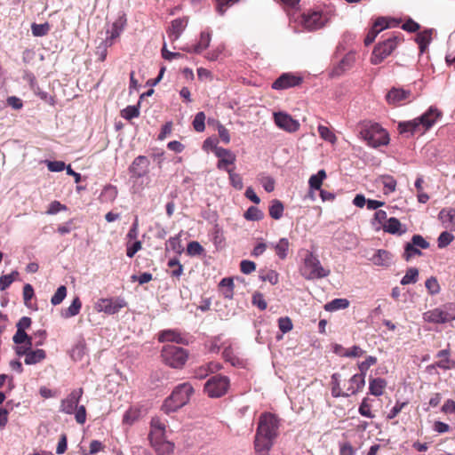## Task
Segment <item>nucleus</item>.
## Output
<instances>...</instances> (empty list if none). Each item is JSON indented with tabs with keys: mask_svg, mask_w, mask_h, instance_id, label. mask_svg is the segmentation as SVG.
<instances>
[{
	"mask_svg": "<svg viewBox=\"0 0 455 455\" xmlns=\"http://www.w3.org/2000/svg\"><path fill=\"white\" fill-rule=\"evenodd\" d=\"M279 419L271 412H264L259 418L254 440V449L259 455H267L278 436Z\"/></svg>",
	"mask_w": 455,
	"mask_h": 455,
	"instance_id": "f257e3e1",
	"label": "nucleus"
},
{
	"mask_svg": "<svg viewBox=\"0 0 455 455\" xmlns=\"http://www.w3.org/2000/svg\"><path fill=\"white\" fill-rule=\"evenodd\" d=\"M442 116V112L436 108L430 107L421 116L398 124L400 133L423 134L429 130Z\"/></svg>",
	"mask_w": 455,
	"mask_h": 455,
	"instance_id": "f03ea898",
	"label": "nucleus"
},
{
	"mask_svg": "<svg viewBox=\"0 0 455 455\" xmlns=\"http://www.w3.org/2000/svg\"><path fill=\"white\" fill-rule=\"evenodd\" d=\"M359 129L361 139L371 148L386 146L389 143L387 132L378 123L363 121L359 124Z\"/></svg>",
	"mask_w": 455,
	"mask_h": 455,
	"instance_id": "7ed1b4c3",
	"label": "nucleus"
},
{
	"mask_svg": "<svg viewBox=\"0 0 455 455\" xmlns=\"http://www.w3.org/2000/svg\"><path fill=\"white\" fill-rule=\"evenodd\" d=\"M219 135L220 139L218 137L207 138L204 141L203 149L206 152L212 151L214 153V155L219 158L218 168L228 172V151L219 146L220 140L228 143V132L222 125H220L219 127Z\"/></svg>",
	"mask_w": 455,
	"mask_h": 455,
	"instance_id": "20e7f679",
	"label": "nucleus"
},
{
	"mask_svg": "<svg viewBox=\"0 0 455 455\" xmlns=\"http://www.w3.org/2000/svg\"><path fill=\"white\" fill-rule=\"evenodd\" d=\"M193 392L194 388L190 383L186 382L180 384L174 388L172 395L164 401L162 409L166 413L177 411L188 403Z\"/></svg>",
	"mask_w": 455,
	"mask_h": 455,
	"instance_id": "39448f33",
	"label": "nucleus"
},
{
	"mask_svg": "<svg viewBox=\"0 0 455 455\" xmlns=\"http://www.w3.org/2000/svg\"><path fill=\"white\" fill-rule=\"evenodd\" d=\"M403 41L401 33L393 34L386 40L377 44L371 56V63L373 65L380 64L396 49L398 44Z\"/></svg>",
	"mask_w": 455,
	"mask_h": 455,
	"instance_id": "423d86ee",
	"label": "nucleus"
},
{
	"mask_svg": "<svg viewBox=\"0 0 455 455\" xmlns=\"http://www.w3.org/2000/svg\"><path fill=\"white\" fill-rule=\"evenodd\" d=\"M299 271L307 280L321 279L330 275V270L321 265L317 256L309 251L307 252Z\"/></svg>",
	"mask_w": 455,
	"mask_h": 455,
	"instance_id": "0eeeda50",
	"label": "nucleus"
},
{
	"mask_svg": "<svg viewBox=\"0 0 455 455\" xmlns=\"http://www.w3.org/2000/svg\"><path fill=\"white\" fill-rule=\"evenodd\" d=\"M162 357L171 367L181 368L188 359V352L182 347L169 344L163 347Z\"/></svg>",
	"mask_w": 455,
	"mask_h": 455,
	"instance_id": "6e6552de",
	"label": "nucleus"
},
{
	"mask_svg": "<svg viewBox=\"0 0 455 455\" xmlns=\"http://www.w3.org/2000/svg\"><path fill=\"white\" fill-rule=\"evenodd\" d=\"M204 390L210 397H220L228 390V379L225 376L214 375L204 385Z\"/></svg>",
	"mask_w": 455,
	"mask_h": 455,
	"instance_id": "1a4fd4ad",
	"label": "nucleus"
},
{
	"mask_svg": "<svg viewBox=\"0 0 455 455\" xmlns=\"http://www.w3.org/2000/svg\"><path fill=\"white\" fill-rule=\"evenodd\" d=\"M126 306L124 299L120 298L116 299H100L94 306L97 312H103L108 315H114L118 313L123 307Z\"/></svg>",
	"mask_w": 455,
	"mask_h": 455,
	"instance_id": "9d476101",
	"label": "nucleus"
},
{
	"mask_svg": "<svg viewBox=\"0 0 455 455\" xmlns=\"http://www.w3.org/2000/svg\"><path fill=\"white\" fill-rule=\"evenodd\" d=\"M386 100L389 105L399 106L412 100V93L410 90L393 87L386 95Z\"/></svg>",
	"mask_w": 455,
	"mask_h": 455,
	"instance_id": "9b49d317",
	"label": "nucleus"
},
{
	"mask_svg": "<svg viewBox=\"0 0 455 455\" xmlns=\"http://www.w3.org/2000/svg\"><path fill=\"white\" fill-rule=\"evenodd\" d=\"M303 77L292 73L282 74L273 84L272 89L274 90H286L299 86L302 84Z\"/></svg>",
	"mask_w": 455,
	"mask_h": 455,
	"instance_id": "f8f14e48",
	"label": "nucleus"
},
{
	"mask_svg": "<svg viewBox=\"0 0 455 455\" xmlns=\"http://www.w3.org/2000/svg\"><path fill=\"white\" fill-rule=\"evenodd\" d=\"M275 124L280 128L288 132H294L299 130V123L293 119L291 116L278 112L274 114Z\"/></svg>",
	"mask_w": 455,
	"mask_h": 455,
	"instance_id": "ddd939ff",
	"label": "nucleus"
},
{
	"mask_svg": "<svg viewBox=\"0 0 455 455\" xmlns=\"http://www.w3.org/2000/svg\"><path fill=\"white\" fill-rule=\"evenodd\" d=\"M83 395V389H74L67 398L63 399L60 403V411L67 414H73L78 407V403Z\"/></svg>",
	"mask_w": 455,
	"mask_h": 455,
	"instance_id": "4468645a",
	"label": "nucleus"
},
{
	"mask_svg": "<svg viewBox=\"0 0 455 455\" xmlns=\"http://www.w3.org/2000/svg\"><path fill=\"white\" fill-rule=\"evenodd\" d=\"M301 18L302 26L308 31L317 30L324 26V20L321 12H313L303 14Z\"/></svg>",
	"mask_w": 455,
	"mask_h": 455,
	"instance_id": "2eb2a0df",
	"label": "nucleus"
},
{
	"mask_svg": "<svg viewBox=\"0 0 455 455\" xmlns=\"http://www.w3.org/2000/svg\"><path fill=\"white\" fill-rule=\"evenodd\" d=\"M423 318L428 323H445L453 320L455 316H451L448 312L441 308H435L425 312L423 314Z\"/></svg>",
	"mask_w": 455,
	"mask_h": 455,
	"instance_id": "dca6fc26",
	"label": "nucleus"
},
{
	"mask_svg": "<svg viewBox=\"0 0 455 455\" xmlns=\"http://www.w3.org/2000/svg\"><path fill=\"white\" fill-rule=\"evenodd\" d=\"M149 160L144 156L136 157L131 166L129 172L132 177L141 178L148 172Z\"/></svg>",
	"mask_w": 455,
	"mask_h": 455,
	"instance_id": "f3484780",
	"label": "nucleus"
},
{
	"mask_svg": "<svg viewBox=\"0 0 455 455\" xmlns=\"http://www.w3.org/2000/svg\"><path fill=\"white\" fill-rule=\"evenodd\" d=\"M389 21L384 18V17H379L378 18L372 27L370 28V30L368 31L365 38H364V44L366 46L370 45L371 44H372L375 40V38L377 37V36L382 31L384 30L385 28H389Z\"/></svg>",
	"mask_w": 455,
	"mask_h": 455,
	"instance_id": "a211bd4d",
	"label": "nucleus"
},
{
	"mask_svg": "<svg viewBox=\"0 0 455 455\" xmlns=\"http://www.w3.org/2000/svg\"><path fill=\"white\" fill-rule=\"evenodd\" d=\"M150 443L157 455H172L174 451V443L166 440L165 436L150 439Z\"/></svg>",
	"mask_w": 455,
	"mask_h": 455,
	"instance_id": "6ab92c4d",
	"label": "nucleus"
},
{
	"mask_svg": "<svg viewBox=\"0 0 455 455\" xmlns=\"http://www.w3.org/2000/svg\"><path fill=\"white\" fill-rule=\"evenodd\" d=\"M365 385V379L357 374L353 375L348 380V386L346 388V392H344V397H347L351 395H355L356 393L363 390Z\"/></svg>",
	"mask_w": 455,
	"mask_h": 455,
	"instance_id": "aec40b11",
	"label": "nucleus"
},
{
	"mask_svg": "<svg viewBox=\"0 0 455 455\" xmlns=\"http://www.w3.org/2000/svg\"><path fill=\"white\" fill-rule=\"evenodd\" d=\"M211 42V34L209 32H202L200 35L199 42L192 47H184L182 50L188 52L200 53L205 50Z\"/></svg>",
	"mask_w": 455,
	"mask_h": 455,
	"instance_id": "412c9836",
	"label": "nucleus"
},
{
	"mask_svg": "<svg viewBox=\"0 0 455 455\" xmlns=\"http://www.w3.org/2000/svg\"><path fill=\"white\" fill-rule=\"evenodd\" d=\"M370 259L376 266L388 267L392 262V254L385 250H378Z\"/></svg>",
	"mask_w": 455,
	"mask_h": 455,
	"instance_id": "4be33fe9",
	"label": "nucleus"
},
{
	"mask_svg": "<svg viewBox=\"0 0 455 455\" xmlns=\"http://www.w3.org/2000/svg\"><path fill=\"white\" fill-rule=\"evenodd\" d=\"M387 381L382 378H371L369 379L370 394L375 396H380L384 394L387 387Z\"/></svg>",
	"mask_w": 455,
	"mask_h": 455,
	"instance_id": "5701e85b",
	"label": "nucleus"
},
{
	"mask_svg": "<svg viewBox=\"0 0 455 455\" xmlns=\"http://www.w3.org/2000/svg\"><path fill=\"white\" fill-rule=\"evenodd\" d=\"M451 351L449 348L443 349L436 354V357L439 358L435 363V366L443 370H450L454 367L455 363L450 359Z\"/></svg>",
	"mask_w": 455,
	"mask_h": 455,
	"instance_id": "b1692460",
	"label": "nucleus"
},
{
	"mask_svg": "<svg viewBox=\"0 0 455 455\" xmlns=\"http://www.w3.org/2000/svg\"><path fill=\"white\" fill-rule=\"evenodd\" d=\"M439 220L446 224V228L455 231V209L446 208L440 211L438 214Z\"/></svg>",
	"mask_w": 455,
	"mask_h": 455,
	"instance_id": "393cba45",
	"label": "nucleus"
},
{
	"mask_svg": "<svg viewBox=\"0 0 455 455\" xmlns=\"http://www.w3.org/2000/svg\"><path fill=\"white\" fill-rule=\"evenodd\" d=\"M186 27V23L181 19H176L172 21V25L168 31L169 38L172 42L178 40L182 34L184 28Z\"/></svg>",
	"mask_w": 455,
	"mask_h": 455,
	"instance_id": "a878e982",
	"label": "nucleus"
},
{
	"mask_svg": "<svg viewBox=\"0 0 455 455\" xmlns=\"http://www.w3.org/2000/svg\"><path fill=\"white\" fill-rule=\"evenodd\" d=\"M353 62H354L353 56L347 55L339 61V63L337 66H335L332 68L331 76H341L345 71H347V69H349L352 67Z\"/></svg>",
	"mask_w": 455,
	"mask_h": 455,
	"instance_id": "bb28decb",
	"label": "nucleus"
},
{
	"mask_svg": "<svg viewBox=\"0 0 455 455\" xmlns=\"http://www.w3.org/2000/svg\"><path fill=\"white\" fill-rule=\"evenodd\" d=\"M165 425L158 418H153L151 420V430L149 440L164 436Z\"/></svg>",
	"mask_w": 455,
	"mask_h": 455,
	"instance_id": "cd10ccee",
	"label": "nucleus"
},
{
	"mask_svg": "<svg viewBox=\"0 0 455 455\" xmlns=\"http://www.w3.org/2000/svg\"><path fill=\"white\" fill-rule=\"evenodd\" d=\"M284 206L283 204L278 200V199H273L270 202L269 207H268V213L269 216L278 220H280L283 215Z\"/></svg>",
	"mask_w": 455,
	"mask_h": 455,
	"instance_id": "c85d7f7f",
	"label": "nucleus"
},
{
	"mask_svg": "<svg viewBox=\"0 0 455 455\" xmlns=\"http://www.w3.org/2000/svg\"><path fill=\"white\" fill-rule=\"evenodd\" d=\"M432 29L424 30L417 35L416 42L420 52H424L432 40Z\"/></svg>",
	"mask_w": 455,
	"mask_h": 455,
	"instance_id": "c756f323",
	"label": "nucleus"
},
{
	"mask_svg": "<svg viewBox=\"0 0 455 455\" xmlns=\"http://www.w3.org/2000/svg\"><path fill=\"white\" fill-rule=\"evenodd\" d=\"M45 358V351L43 349L30 350L26 354L25 363L36 364Z\"/></svg>",
	"mask_w": 455,
	"mask_h": 455,
	"instance_id": "7c9ffc66",
	"label": "nucleus"
},
{
	"mask_svg": "<svg viewBox=\"0 0 455 455\" xmlns=\"http://www.w3.org/2000/svg\"><path fill=\"white\" fill-rule=\"evenodd\" d=\"M326 177L327 175L324 170H320L316 174L312 175L308 180L310 189L320 190L323 185V181L326 179Z\"/></svg>",
	"mask_w": 455,
	"mask_h": 455,
	"instance_id": "2f4dec72",
	"label": "nucleus"
},
{
	"mask_svg": "<svg viewBox=\"0 0 455 455\" xmlns=\"http://www.w3.org/2000/svg\"><path fill=\"white\" fill-rule=\"evenodd\" d=\"M272 246L275 251V254L279 257V259H286V257L288 255L289 246H290V243H289V241L287 238H281L277 242V243H275V245L272 244Z\"/></svg>",
	"mask_w": 455,
	"mask_h": 455,
	"instance_id": "473e14b6",
	"label": "nucleus"
},
{
	"mask_svg": "<svg viewBox=\"0 0 455 455\" xmlns=\"http://www.w3.org/2000/svg\"><path fill=\"white\" fill-rule=\"evenodd\" d=\"M81 307H82L81 300L78 297H76L72 300V303L70 304V306L62 312V316L64 318H70V317L76 316V315L79 314Z\"/></svg>",
	"mask_w": 455,
	"mask_h": 455,
	"instance_id": "72a5a7b5",
	"label": "nucleus"
},
{
	"mask_svg": "<svg viewBox=\"0 0 455 455\" xmlns=\"http://www.w3.org/2000/svg\"><path fill=\"white\" fill-rule=\"evenodd\" d=\"M158 339L161 342L182 343V338L180 333L172 330H166L160 332Z\"/></svg>",
	"mask_w": 455,
	"mask_h": 455,
	"instance_id": "f704fd0d",
	"label": "nucleus"
},
{
	"mask_svg": "<svg viewBox=\"0 0 455 455\" xmlns=\"http://www.w3.org/2000/svg\"><path fill=\"white\" fill-rule=\"evenodd\" d=\"M380 182L383 185V192L386 195L395 191L396 180L391 175H383L380 177Z\"/></svg>",
	"mask_w": 455,
	"mask_h": 455,
	"instance_id": "c9c22d12",
	"label": "nucleus"
},
{
	"mask_svg": "<svg viewBox=\"0 0 455 455\" xmlns=\"http://www.w3.org/2000/svg\"><path fill=\"white\" fill-rule=\"evenodd\" d=\"M348 306L349 301L347 299H334L324 305V309L331 312L339 309H345L348 307Z\"/></svg>",
	"mask_w": 455,
	"mask_h": 455,
	"instance_id": "e433bc0d",
	"label": "nucleus"
},
{
	"mask_svg": "<svg viewBox=\"0 0 455 455\" xmlns=\"http://www.w3.org/2000/svg\"><path fill=\"white\" fill-rule=\"evenodd\" d=\"M377 362H378V359L376 356L368 355L364 361L358 363L357 366H358V370L360 371V373H358V374L362 375L365 379V375H366L368 370L371 366L375 365L377 363Z\"/></svg>",
	"mask_w": 455,
	"mask_h": 455,
	"instance_id": "4c0bfd02",
	"label": "nucleus"
},
{
	"mask_svg": "<svg viewBox=\"0 0 455 455\" xmlns=\"http://www.w3.org/2000/svg\"><path fill=\"white\" fill-rule=\"evenodd\" d=\"M125 24V20L122 17L118 18L111 26L110 30L107 31V34L112 38H118L121 35Z\"/></svg>",
	"mask_w": 455,
	"mask_h": 455,
	"instance_id": "58836bf2",
	"label": "nucleus"
},
{
	"mask_svg": "<svg viewBox=\"0 0 455 455\" xmlns=\"http://www.w3.org/2000/svg\"><path fill=\"white\" fill-rule=\"evenodd\" d=\"M86 353V345L84 340H79L71 350V357L75 361H80L83 359Z\"/></svg>",
	"mask_w": 455,
	"mask_h": 455,
	"instance_id": "ea45409f",
	"label": "nucleus"
},
{
	"mask_svg": "<svg viewBox=\"0 0 455 455\" xmlns=\"http://www.w3.org/2000/svg\"><path fill=\"white\" fill-rule=\"evenodd\" d=\"M118 190L116 187L109 184L104 187L100 196L102 200L106 202H113L116 198Z\"/></svg>",
	"mask_w": 455,
	"mask_h": 455,
	"instance_id": "a19ab883",
	"label": "nucleus"
},
{
	"mask_svg": "<svg viewBox=\"0 0 455 455\" xmlns=\"http://www.w3.org/2000/svg\"><path fill=\"white\" fill-rule=\"evenodd\" d=\"M358 412L360 415L369 419L375 418V414L371 411V403H370V399L368 397H364L362 400V403L358 408Z\"/></svg>",
	"mask_w": 455,
	"mask_h": 455,
	"instance_id": "79ce46f5",
	"label": "nucleus"
},
{
	"mask_svg": "<svg viewBox=\"0 0 455 455\" xmlns=\"http://www.w3.org/2000/svg\"><path fill=\"white\" fill-rule=\"evenodd\" d=\"M419 279V270L416 267H410L407 269L406 274L401 280L402 285L417 283Z\"/></svg>",
	"mask_w": 455,
	"mask_h": 455,
	"instance_id": "37998d69",
	"label": "nucleus"
},
{
	"mask_svg": "<svg viewBox=\"0 0 455 455\" xmlns=\"http://www.w3.org/2000/svg\"><path fill=\"white\" fill-rule=\"evenodd\" d=\"M247 220L259 221L264 218V213L256 206H250L243 214Z\"/></svg>",
	"mask_w": 455,
	"mask_h": 455,
	"instance_id": "c03bdc74",
	"label": "nucleus"
},
{
	"mask_svg": "<svg viewBox=\"0 0 455 455\" xmlns=\"http://www.w3.org/2000/svg\"><path fill=\"white\" fill-rule=\"evenodd\" d=\"M166 250H172L174 252L180 253L183 251L181 245L180 234L171 237L166 243Z\"/></svg>",
	"mask_w": 455,
	"mask_h": 455,
	"instance_id": "a18cd8bd",
	"label": "nucleus"
},
{
	"mask_svg": "<svg viewBox=\"0 0 455 455\" xmlns=\"http://www.w3.org/2000/svg\"><path fill=\"white\" fill-rule=\"evenodd\" d=\"M317 130H318V133H319L320 137L323 140L329 141L332 144H334L336 142V140H337L336 135L327 126L319 125Z\"/></svg>",
	"mask_w": 455,
	"mask_h": 455,
	"instance_id": "49530a36",
	"label": "nucleus"
},
{
	"mask_svg": "<svg viewBox=\"0 0 455 455\" xmlns=\"http://www.w3.org/2000/svg\"><path fill=\"white\" fill-rule=\"evenodd\" d=\"M140 412L138 409L130 408L124 415L123 422L127 425H132L140 417Z\"/></svg>",
	"mask_w": 455,
	"mask_h": 455,
	"instance_id": "de8ad7c7",
	"label": "nucleus"
},
{
	"mask_svg": "<svg viewBox=\"0 0 455 455\" xmlns=\"http://www.w3.org/2000/svg\"><path fill=\"white\" fill-rule=\"evenodd\" d=\"M66 296H67V288L64 285H60L57 289V291H55L53 296L52 297L51 303L53 306H57V305L60 304L64 300Z\"/></svg>",
	"mask_w": 455,
	"mask_h": 455,
	"instance_id": "09e8293b",
	"label": "nucleus"
},
{
	"mask_svg": "<svg viewBox=\"0 0 455 455\" xmlns=\"http://www.w3.org/2000/svg\"><path fill=\"white\" fill-rule=\"evenodd\" d=\"M401 228V223L396 218H390L387 220V223L384 225L383 228L385 231L390 234H395L399 231Z\"/></svg>",
	"mask_w": 455,
	"mask_h": 455,
	"instance_id": "8fccbe9b",
	"label": "nucleus"
},
{
	"mask_svg": "<svg viewBox=\"0 0 455 455\" xmlns=\"http://www.w3.org/2000/svg\"><path fill=\"white\" fill-rule=\"evenodd\" d=\"M12 340L15 344H22L27 342L29 347L32 346L31 338L28 336V334L23 330L17 329L16 333L14 334Z\"/></svg>",
	"mask_w": 455,
	"mask_h": 455,
	"instance_id": "3c124183",
	"label": "nucleus"
},
{
	"mask_svg": "<svg viewBox=\"0 0 455 455\" xmlns=\"http://www.w3.org/2000/svg\"><path fill=\"white\" fill-rule=\"evenodd\" d=\"M425 286H426L428 293L431 295H435V294L439 293V291H440L439 283H438L437 279L434 276H431L428 279H427V281L425 283Z\"/></svg>",
	"mask_w": 455,
	"mask_h": 455,
	"instance_id": "603ef678",
	"label": "nucleus"
},
{
	"mask_svg": "<svg viewBox=\"0 0 455 455\" xmlns=\"http://www.w3.org/2000/svg\"><path fill=\"white\" fill-rule=\"evenodd\" d=\"M121 115L126 120L138 117L140 116L139 106H128L122 110Z\"/></svg>",
	"mask_w": 455,
	"mask_h": 455,
	"instance_id": "864d4df0",
	"label": "nucleus"
},
{
	"mask_svg": "<svg viewBox=\"0 0 455 455\" xmlns=\"http://www.w3.org/2000/svg\"><path fill=\"white\" fill-rule=\"evenodd\" d=\"M204 122H205V115L204 112H198L196 116H195V119L193 121V127L194 129L198 132H202L204 131L205 129V124H204Z\"/></svg>",
	"mask_w": 455,
	"mask_h": 455,
	"instance_id": "5fc2aeb1",
	"label": "nucleus"
},
{
	"mask_svg": "<svg viewBox=\"0 0 455 455\" xmlns=\"http://www.w3.org/2000/svg\"><path fill=\"white\" fill-rule=\"evenodd\" d=\"M454 240V235L448 231H443L440 234L437 243L439 248L448 246Z\"/></svg>",
	"mask_w": 455,
	"mask_h": 455,
	"instance_id": "6e6d98bb",
	"label": "nucleus"
},
{
	"mask_svg": "<svg viewBox=\"0 0 455 455\" xmlns=\"http://www.w3.org/2000/svg\"><path fill=\"white\" fill-rule=\"evenodd\" d=\"M259 278L263 282H268L271 284H276L279 280L278 273L275 270H268L266 273H261Z\"/></svg>",
	"mask_w": 455,
	"mask_h": 455,
	"instance_id": "4d7b16f0",
	"label": "nucleus"
},
{
	"mask_svg": "<svg viewBox=\"0 0 455 455\" xmlns=\"http://www.w3.org/2000/svg\"><path fill=\"white\" fill-rule=\"evenodd\" d=\"M50 26L48 23L44 24H32L31 30L35 36H43L48 33Z\"/></svg>",
	"mask_w": 455,
	"mask_h": 455,
	"instance_id": "13d9d810",
	"label": "nucleus"
},
{
	"mask_svg": "<svg viewBox=\"0 0 455 455\" xmlns=\"http://www.w3.org/2000/svg\"><path fill=\"white\" fill-rule=\"evenodd\" d=\"M414 255H421V251L411 243L405 244L403 259L409 261Z\"/></svg>",
	"mask_w": 455,
	"mask_h": 455,
	"instance_id": "bf43d9fd",
	"label": "nucleus"
},
{
	"mask_svg": "<svg viewBox=\"0 0 455 455\" xmlns=\"http://www.w3.org/2000/svg\"><path fill=\"white\" fill-rule=\"evenodd\" d=\"M331 395L333 397L344 396V392H341L339 382V374L334 373L331 376Z\"/></svg>",
	"mask_w": 455,
	"mask_h": 455,
	"instance_id": "052dcab7",
	"label": "nucleus"
},
{
	"mask_svg": "<svg viewBox=\"0 0 455 455\" xmlns=\"http://www.w3.org/2000/svg\"><path fill=\"white\" fill-rule=\"evenodd\" d=\"M168 266L169 267L172 268L171 273L172 276L180 277L182 275L183 267L177 259H170Z\"/></svg>",
	"mask_w": 455,
	"mask_h": 455,
	"instance_id": "680f3d73",
	"label": "nucleus"
},
{
	"mask_svg": "<svg viewBox=\"0 0 455 455\" xmlns=\"http://www.w3.org/2000/svg\"><path fill=\"white\" fill-rule=\"evenodd\" d=\"M204 251L203 246L196 241L190 242L187 247V253L190 256L201 255Z\"/></svg>",
	"mask_w": 455,
	"mask_h": 455,
	"instance_id": "e2e57ef3",
	"label": "nucleus"
},
{
	"mask_svg": "<svg viewBox=\"0 0 455 455\" xmlns=\"http://www.w3.org/2000/svg\"><path fill=\"white\" fill-rule=\"evenodd\" d=\"M251 302L253 306L257 307L260 310H265L267 307L264 295L260 292L253 293Z\"/></svg>",
	"mask_w": 455,
	"mask_h": 455,
	"instance_id": "0e129e2a",
	"label": "nucleus"
},
{
	"mask_svg": "<svg viewBox=\"0 0 455 455\" xmlns=\"http://www.w3.org/2000/svg\"><path fill=\"white\" fill-rule=\"evenodd\" d=\"M240 270L244 275H250L256 270V264L251 260L243 259L240 262Z\"/></svg>",
	"mask_w": 455,
	"mask_h": 455,
	"instance_id": "69168bd1",
	"label": "nucleus"
},
{
	"mask_svg": "<svg viewBox=\"0 0 455 455\" xmlns=\"http://www.w3.org/2000/svg\"><path fill=\"white\" fill-rule=\"evenodd\" d=\"M45 164L47 165V168L50 172H62L64 169L67 168L66 164L62 161H49L46 160Z\"/></svg>",
	"mask_w": 455,
	"mask_h": 455,
	"instance_id": "338daca9",
	"label": "nucleus"
},
{
	"mask_svg": "<svg viewBox=\"0 0 455 455\" xmlns=\"http://www.w3.org/2000/svg\"><path fill=\"white\" fill-rule=\"evenodd\" d=\"M278 327L282 332L287 333L292 330L293 324L288 316L280 317L278 319Z\"/></svg>",
	"mask_w": 455,
	"mask_h": 455,
	"instance_id": "774afa93",
	"label": "nucleus"
}]
</instances>
